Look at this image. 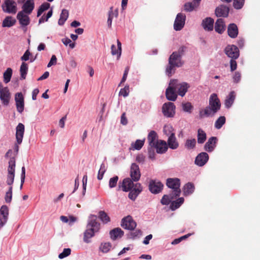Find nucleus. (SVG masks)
<instances>
[{
	"label": "nucleus",
	"instance_id": "nucleus-1",
	"mask_svg": "<svg viewBox=\"0 0 260 260\" xmlns=\"http://www.w3.org/2000/svg\"><path fill=\"white\" fill-rule=\"evenodd\" d=\"M220 102L217 95L213 93L210 95L209 106L200 111V118L214 116L220 109Z\"/></svg>",
	"mask_w": 260,
	"mask_h": 260
},
{
	"label": "nucleus",
	"instance_id": "nucleus-2",
	"mask_svg": "<svg viewBox=\"0 0 260 260\" xmlns=\"http://www.w3.org/2000/svg\"><path fill=\"white\" fill-rule=\"evenodd\" d=\"M96 220L97 217L95 215H90L89 217L87 229L84 233L83 237V241L86 243H90V239L99 231L100 224Z\"/></svg>",
	"mask_w": 260,
	"mask_h": 260
},
{
	"label": "nucleus",
	"instance_id": "nucleus-3",
	"mask_svg": "<svg viewBox=\"0 0 260 260\" xmlns=\"http://www.w3.org/2000/svg\"><path fill=\"white\" fill-rule=\"evenodd\" d=\"M183 49H181L182 51ZM180 49L178 52H175L170 56L169 60V66L166 68V74L169 76H171L174 72L175 67H181L182 62L181 60V54Z\"/></svg>",
	"mask_w": 260,
	"mask_h": 260
},
{
	"label": "nucleus",
	"instance_id": "nucleus-4",
	"mask_svg": "<svg viewBox=\"0 0 260 260\" xmlns=\"http://www.w3.org/2000/svg\"><path fill=\"white\" fill-rule=\"evenodd\" d=\"M167 186L172 189V194L175 197H179L181 193L180 180L179 178H168L166 182Z\"/></svg>",
	"mask_w": 260,
	"mask_h": 260
},
{
	"label": "nucleus",
	"instance_id": "nucleus-5",
	"mask_svg": "<svg viewBox=\"0 0 260 260\" xmlns=\"http://www.w3.org/2000/svg\"><path fill=\"white\" fill-rule=\"evenodd\" d=\"M15 160L13 158H10L9 161V167L8 168V175L7 177L6 183L9 186H12L15 177Z\"/></svg>",
	"mask_w": 260,
	"mask_h": 260
},
{
	"label": "nucleus",
	"instance_id": "nucleus-6",
	"mask_svg": "<svg viewBox=\"0 0 260 260\" xmlns=\"http://www.w3.org/2000/svg\"><path fill=\"white\" fill-rule=\"evenodd\" d=\"M172 81H174V87L179 95L184 96L187 92L189 85L186 82H179L177 80L172 79Z\"/></svg>",
	"mask_w": 260,
	"mask_h": 260
},
{
	"label": "nucleus",
	"instance_id": "nucleus-7",
	"mask_svg": "<svg viewBox=\"0 0 260 260\" xmlns=\"http://www.w3.org/2000/svg\"><path fill=\"white\" fill-rule=\"evenodd\" d=\"M174 81H170L168 87L166 91V95L169 101H175L177 98V92L174 87Z\"/></svg>",
	"mask_w": 260,
	"mask_h": 260
},
{
	"label": "nucleus",
	"instance_id": "nucleus-8",
	"mask_svg": "<svg viewBox=\"0 0 260 260\" xmlns=\"http://www.w3.org/2000/svg\"><path fill=\"white\" fill-rule=\"evenodd\" d=\"M2 8L3 11L8 13L15 14L17 12V4L13 0H5Z\"/></svg>",
	"mask_w": 260,
	"mask_h": 260
},
{
	"label": "nucleus",
	"instance_id": "nucleus-9",
	"mask_svg": "<svg viewBox=\"0 0 260 260\" xmlns=\"http://www.w3.org/2000/svg\"><path fill=\"white\" fill-rule=\"evenodd\" d=\"M185 20L186 16L185 14L182 13H178L174 21V29L176 31L181 30L185 25Z\"/></svg>",
	"mask_w": 260,
	"mask_h": 260
},
{
	"label": "nucleus",
	"instance_id": "nucleus-10",
	"mask_svg": "<svg viewBox=\"0 0 260 260\" xmlns=\"http://www.w3.org/2000/svg\"><path fill=\"white\" fill-rule=\"evenodd\" d=\"M164 187L162 183L156 180H151L149 182V189L153 194H157L161 191Z\"/></svg>",
	"mask_w": 260,
	"mask_h": 260
},
{
	"label": "nucleus",
	"instance_id": "nucleus-11",
	"mask_svg": "<svg viewBox=\"0 0 260 260\" xmlns=\"http://www.w3.org/2000/svg\"><path fill=\"white\" fill-rule=\"evenodd\" d=\"M162 111L165 116L168 117H173L175 113V106L173 103H165L162 106Z\"/></svg>",
	"mask_w": 260,
	"mask_h": 260
},
{
	"label": "nucleus",
	"instance_id": "nucleus-12",
	"mask_svg": "<svg viewBox=\"0 0 260 260\" xmlns=\"http://www.w3.org/2000/svg\"><path fill=\"white\" fill-rule=\"evenodd\" d=\"M226 55L231 59H237L239 56L238 48L234 45H228L224 50Z\"/></svg>",
	"mask_w": 260,
	"mask_h": 260
},
{
	"label": "nucleus",
	"instance_id": "nucleus-13",
	"mask_svg": "<svg viewBox=\"0 0 260 260\" xmlns=\"http://www.w3.org/2000/svg\"><path fill=\"white\" fill-rule=\"evenodd\" d=\"M137 224L131 216L124 217L121 220V226L128 230H133L136 227Z\"/></svg>",
	"mask_w": 260,
	"mask_h": 260
},
{
	"label": "nucleus",
	"instance_id": "nucleus-14",
	"mask_svg": "<svg viewBox=\"0 0 260 260\" xmlns=\"http://www.w3.org/2000/svg\"><path fill=\"white\" fill-rule=\"evenodd\" d=\"M130 176L132 179L136 182L139 180L141 177V172L139 166L136 163H133L130 167Z\"/></svg>",
	"mask_w": 260,
	"mask_h": 260
},
{
	"label": "nucleus",
	"instance_id": "nucleus-15",
	"mask_svg": "<svg viewBox=\"0 0 260 260\" xmlns=\"http://www.w3.org/2000/svg\"><path fill=\"white\" fill-rule=\"evenodd\" d=\"M15 101L17 111L22 113L24 110V101L23 95L21 92H18L15 94Z\"/></svg>",
	"mask_w": 260,
	"mask_h": 260
},
{
	"label": "nucleus",
	"instance_id": "nucleus-16",
	"mask_svg": "<svg viewBox=\"0 0 260 260\" xmlns=\"http://www.w3.org/2000/svg\"><path fill=\"white\" fill-rule=\"evenodd\" d=\"M9 214L8 208L6 206H3L0 209V229L6 223Z\"/></svg>",
	"mask_w": 260,
	"mask_h": 260
},
{
	"label": "nucleus",
	"instance_id": "nucleus-17",
	"mask_svg": "<svg viewBox=\"0 0 260 260\" xmlns=\"http://www.w3.org/2000/svg\"><path fill=\"white\" fill-rule=\"evenodd\" d=\"M25 127L23 124L19 123L16 128V139L18 144H20L22 142L24 134Z\"/></svg>",
	"mask_w": 260,
	"mask_h": 260
},
{
	"label": "nucleus",
	"instance_id": "nucleus-18",
	"mask_svg": "<svg viewBox=\"0 0 260 260\" xmlns=\"http://www.w3.org/2000/svg\"><path fill=\"white\" fill-rule=\"evenodd\" d=\"M11 95L9 88L0 91V100L4 106H8L9 104Z\"/></svg>",
	"mask_w": 260,
	"mask_h": 260
},
{
	"label": "nucleus",
	"instance_id": "nucleus-19",
	"mask_svg": "<svg viewBox=\"0 0 260 260\" xmlns=\"http://www.w3.org/2000/svg\"><path fill=\"white\" fill-rule=\"evenodd\" d=\"M28 15L24 12H19L17 14V18L22 26H26L29 24L30 19Z\"/></svg>",
	"mask_w": 260,
	"mask_h": 260
},
{
	"label": "nucleus",
	"instance_id": "nucleus-20",
	"mask_svg": "<svg viewBox=\"0 0 260 260\" xmlns=\"http://www.w3.org/2000/svg\"><path fill=\"white\" fill-rule=\"evenodd\" d=\"M208 159V154L206 152H202L196 157L195 164L200 167H202L206 164Z\"/></svg>",
	"mask_w": 260,
	"mask_h": 260
},
{
	"label": "nucleus",
	"instance_id": "nucleus-21",
	"mask_svg": "<svg viewBox=\"0 0 260 260\" xmlns=\"http://www.w3.org/2000/svg\"><path fill=\"white\" fill-rule=\"evenodd\" d=\"M134 181L132 178H126L123 179L121 185L119 186V188H121L124 191H129L133 187Z\"/></svg>",
	"mask_w": 260,
	"mask_h": 260
},
{
	"label": "nucleus",
	"instance_id": "nucleus-22",
	"mask_svg": "<svg viewBox=\"0 0 260 260\" xmlns=\"http://www.w3.org/2000/svg\"><path fill=\"white\" fill-rule=\"evenodd\" d=\"M153 147L156 148L157 153L160 154L165 153L168 149L166 142L162 140L157 141Z\"/></svg>",
	"mask_w": 260,
	"mask_h": 260
},
{
	"label": "nucleus",
	"instance_id": "nucleus-23",
	"mask_svg": "<svg viewBox=\"0 0 260 260\" xmlns=\"http://www.w3.org/2000/svg\"><path fill=\"white\" fill-rule=\"evenodd\" d=\"M35 7V3L34 0H27L22 6V11L27 14H30Z\"/></svg>",
	"mask_w": 260,
	"mask_h": 260
},
{
	"label": "nucleus",
	"instance_id": "nucleus-24",
	"mask_svg": "<svg viewBox=\"0 0 260 260\" xmlns=\"http://www.w3.org/2000/svg\"><path fill=\"white\" fill-rule=\"evenodd\" d=\"M216 142L217 138L216 137H212L209 138L205 145V150L208 152H212L216 146Z\"/></svg>",
	"mask_w": 260,
	"mask_h": 260
},
{
	"label": "nucleus",
	"instance_id": "nucleus-25",
	"mask_svg": "<svg viewBox=\"0 0 260 260\" xmlns=\"http://www.w3.org/2000/svg\"><path fill=\"white\" fill-rule=\"evenodd\" d=\"M229 12V8L224 6H220L215 10V14L217 17H227Z\"/></svg>",
	"mask_w": 260,
	"mask_h": 260
},
{
	"label": "nucleus",
	"instance_id": "nucleus-26",
	"mask_svg": "<svg viewBox=\"0 0 260 260\" xmlns=\"http://www.w3.org/2000/svg\"><path fill=\"white\" fill-rule=\"evenodd\" d=\"M213 23L214 20L210 17H207L203 20L202 25L204 29L209 31L213 29Z\"/></svg>",
	"mask_w": 260,
	"mask_h": 260
},
{
	"label": "nucleus",
	"instance_id": "nucleus-27",
	"mask_svg": "<svg viewBox=\"0 0 260 260\" xmlns=\"http://www.w3.org/2000/svg\"><path fill=\"white\" fill-rule=\"evenodd\" d=\"M228 32L229 36L232 38H235L238 34V29L237 26L234 24H230L228 28Z\"/></svg>",
	"mask_w": 260,
	"mask_h": 260
},
{
	"label": "nucleus",
	"instance_id": "nucleus-28",
	"mask_svg": "<svg viewBox=\"0 0 260 260\" xmlns=\"http://www.w3.org/2000/svg\"><path fill=\"white\" fill-rule=\"evenodd\" d=\"M195 189L193 183L188 182L184 185L183 188V194L185 196H189L192 194Z\"/></svg>",
	"mask_w": 260,
	"mask_h": 260
},
{
	"label": "nucleus",
	"instance_id": "nucleus-29",
	"mask_svg": "<svg viewBox=\"0 0 260 260\" xmlns=\"http://www.w3.org/2000/svg\"><path fill=\"white\" fill-rule=\"evenodd\" d=\"M225 28V25L222 19L219 18L217 20L215 25V30L219 34H222Z\"/></svg>",
	"mask_w": 260,
	"mask_h": 260
},
{
	"label": "nucleus",
	"instance_id": "nucleus-30",
	"mask_svg": "<svg viewBox=\"0 0 260 260\" xmlns=\"http://www.w3.org/2000/svg\"><path fill=\"white\" fill-rule=\"evenodd\" d=\"M123 232L120 228H115L110 232L111 238L113 240L121 238L123 235Z\"/></svg>",
	"mask_w": 260,
	"mask_h": 260
},
{
	"label": "nucleus",
	"instance_id": "nucleus-31",
	"mask_svg": "<svg viewBox=\"0 0 260 260\" xmlns=\"http://www.w3.org/2000/svg\"><path fill=\"white\" fill-rule=\"evenodd\" d=\"M236 97V94L234 91H231L227 96L224 105L226 108H230L233 105Z\"/></svg>",
	"mask_w": 260,
	"mask_h": 260
},
{
	"label": "nucleus",
	"instance_id": "nucleus-32",
	"mask_svg": "<svg viewBox=\"0 0 260 260\" xmlns=\"http://www.w3.org/2000/svg\"><path fill=\"white\" fill-rule=\"evenodd\" d=\"M157 140V134L154 131H151L148 136V141L149 145L153 147L156 143Z\"/></svg>",
	"mask_w": 260,
	"mask_h": 260
},
{
	"label": "nucleus",
	"instance_id": "nucleus-33",
	"mask_svg": "<svg viewBox=\"0 0 260 260\" xmlns=\"http://www.w3.org/2000/svg\"><path fill=\"white\" fill-rule=\"evenodd\" d=\"M117 48L114 45L111 46V53L113 55H117V57L119 58L121 54V44L119 40L117 41Z\"/></svg>",
	"mask_w": 260,
	"mask_h": 260
},
{
	"label": "nucleus",
	"instance_id": "nucleus-34",
	"mask_svg": "<svg viewBox=\"0 0 260 260\" xmlns=\"http://www.w3.org/2000/svg\"><path fill=\"white\" fill-rule=\"evenodd\" d=\"M16 22V20L11 16L6 17L3 21L2 26L4 27H10L13 26Z\"/></svg>",
	"mask_w": 260,
	"mask_h": 260
},
{
	"label": "nucleus",
	"instance_id": "nucleus-35",
	"mask_svg": "<svg viewBox=\"0 0 260 260\" xmlns=\"http://www.w3.org/2000/svg\"><path fill=\"white\" fill-rule=\"evenodd\" d=\"M28 70V64L23 62L20 68V79H25L26 78V75L27 74Z\"/></svg>",
	"mask_w": 260,
	"mask_h": 260
},
{
	"label": "nucleus",
	"instance_id": "nucleus-36",
	"mask_svg": "<svg viewBox=\"0 0 260 260\" xmlns=\"http://www.w3.org/2000/svg\"><path fill=\"white\" fill-rule=\"evenodd\" d=\"M168 144L169 147L172 149H175L178 148V143L176 140L175 135L173 136H169L168 140Z\"/></svg>",
	"mask_w": 260,
	"mask_h": 260
},
{
	"label": "nucleus",
	"instance_id": "nucleus-37",
	"mask_svg": "<svg viewBox=\"0 0 260 260\" xmlns=\"http://www.w3.org/2000/svg\"><path fill=\"white\" fill-rule=\"evenodd\" d=\"M69 17V12L66 9H63L60 15L58 23L59 25H62Z\"/></svg>",
	"mask_w": 260,
	"mask_h": 260
},
{
	"label": "nucleus",
	"instance_id": "nucleus-38",
	"mask_svg": "<svg viewBox=\"0 0 260 260\" xmlns=\"http://www.w3.org/2000/svg\"><path fill=\"white\" fill-rule=\"evenodd\" d=\"M118 16V11L117 10H115L113 11V8L111 7L110 9L108 12V18L107 20V23L109 27H111L112 25V20L114 17H117Z\"/></svg>",
	"mask_w": 260,
	"mask_h": 260
},
{
	"label": "nucleus",
	"instance_id": "nucleus-39",
	"mask_svg": "<svg viewBox=\"0 0 260 260\" xmlns=\"http://www.w3.org/2000/svg\"><path fill=\"white\" fill-rule=\"evenodd\" d=\"M183 198H179L177 200L173 201L171 203L170 205V208L172 210H175L178 208L184 202Z\"/></svg>",
	"mask_w": 260,
	"mask_h": 260
},
{
	"label": "nucleus",
	"instance_id": "nucleus-40",
	"mask_svg": "<svg viewBox=\"0 0 260 260\" xmlns=\"http://www.w3.org/2000/svg\"><path fill=\"white\" fill-rule=\"evenodd\" d=\"M164 133L169 137L175 135L174 131L173 126L170 124H166L164 127Z\"/></svg>",
	"mask_w": 260,
	"mask_h": 260
},
{
	"label": "nucleus",
	"instance_id": "nucleus-41",
	"mask_svg": "<svg viewBox=\"0 0 260 260\" xmlns=\"http://www.w3.org/2000/svg\"><path fill=\"white\" fill-rule=\"evenodd\" d=\"M145 139L137 140L135 143H133L131 144V149L132 150H140L144 145Z\"/></svg>",
	"mask_w": 260,
	"mask_h": 260
},
{
	"label": "nucleus",
	"instance_id": "nucleus-42",
	"mask_svg": "<svg viewBox=\"0 0 260 260\" xmlns=\"http://www.w3.org/2000/svg\"><path fill=\"white\" fill-rule=\"evenodd\" d=\"M206 140V134L205 132L202 129L200 128L198 131V143L202 144Z\"/></svg>",
	"mask_w": 260,
	"mask_h": 260
},
{
	"label": "nucleus",
	"instance_id": "nucleus-43",
	"mask_svg": "<svg viewBox=\"0 0 260 260\" xmlns=\"http://www.w3.org/2000/svg\"><path fill=\"white\" fill-rule=\"evenodd\" d=\"M176 197H174V195L171 193L169 196L168 195H164L161 200V203L162 205H168L170 204L171 201Z\"/></svg>",
	"mask_w": 260,
	"mask_h": 260
},
{
	"label": "nucleus",
	"instance_id": "nucleus-44",
	"mask_svg": "<svg viewBox=\"0 0 260 260\" xmlns=\"http://www.w3.org/2000/svg\"><path fill=\"white\" fill-rule=\"evenodd\" d=\"M12 75V70L11 68H8L4 73V81L6 83H8L11 80Z\"/></svg>",
	"mask_w": 260,
	"mask_h": 260
},
{
	"label": "nucleus",
	"instance_id": "nucleus-45",
	"mask_svg": "<svg viewBox=\"0 0 260 260\" xmlns=\"http://www.w3.org/2000/svg\"><path fill=\"white\" fill-rule=\"evenodd\" d=\"M99 217L104 223H107L110 221V217L104 211H101L99 212Z\"/></svg>",
	"mask_w": 260,
	"mask_h": 260
},
{
	"label": "nucleus",
	"instance_id": "nucleus-46",
	"mask_svg": "<svg viewBox=\"0 0 260 260\" xmlns=\"http://www.w3.org/2000/svg\"><path fill=\"white\" fill-rule=\"evenodd\" d=\"M112 245L110 242L102 243L100 245V250L103 253H107L110 251Z\"/></svg>",
	"mask_w": 260,
	"mask_h": 260
},
{
	"label": "nucleus",
	"instance_id": "nucleus-47",
	"mask_svg": "<svg viewBox=\"0 0 260 260\" xmlns=\"http://www.w3.org/2000/svg\"><path fill=\"white\" fill-rule=\"evenodd\" d=\"M50 5L48 3L45 2L43 3L38 11L37 16H40L44 11L47 10L50 8Z\"/></svg>",
	"mask_w": 260,
	"mask_h": 260
},
{
	"label": "nucleus",
	"instance_id": "nucleus-48",
	"mask_svg": "<svg viewBox=\"0 0 260 260\" xmlns=\"http://www.w3.org/2000/svg\"><path fill=\"white\" fill-rule=\"evenodd\" d=\"M53 14V9L51 8L47 13V15H43L39 20V24H41L44 23L45 22H47L48 20V19L50 18Z\"/></svg>",
	"mask_w": 260,
	"mask_h": 260
},
{
	"label": "nucleus",
	"instance_id": "nucleus-49",
	"mask_svg": "<svg viewBox=\"0 0 260 260\" xmlns=\"http://www.w3.org/2000/svg\"><path fill=\"white\" fill-rule=\"evenodd\" d=\"M225 122L224 116L219 117L215 122V127L217 129H220Z\"/></svg>",
	"mask_w": 260,
	"mask_h": 260
},
{
	"label": "nucleus",
	"instance_id": "nucleus-50",
	"mask_svg": "<svg viewBox=\"0 0 260 260\" xmlns=\"http://www.w3.org/2000/svg\"><path fill=\"white\" fill-rule=\"evenodd\" d=\"M12 189H13V186H9L8 191H6V192L5 200L7 203H10L12 201Z\"/></svg>",
	"mask_w": 260,
	"mask_h": 260
},
{
	"label": "nucleus",
	"instance_id": "nucleus-51",
	"mask_svg": "<svg viewBox=\"0 0 260 260\" xmlns=\"http://www.w3.org/2000/svg\"><path fill=\"white\" fill-rule=\"evenodd\" d=\"M182 107L184 112L188 113H191L193 109V107L189 102L182 103Z\"/></svg>",
	"mask_w": 260,
	"mask_h": 260
},
{
	"label": "nucleus",
	"instance_id": "nucleus-52",
	"mask_svg": "<svg viewBox=\"0 0 260 260\" xmlns=\"http://www.w3.org/2000/svg\"><path fill=\"white\" fill-rule=\"evenodd\" d=\"M71 253V249L69 248H64L63 251L58 255V258L62 259L70 255Z\"/></svg>",
	"mask_w": 260,
	"mask_h": 260
},
{
	"label": "nucleus",
	"instance_id": "nucleus-53",
	"mask_svg": "<svg viewBox=\"0 0 260 260\" xmlns=\"http://www.w3.org/2000/svg\"><path fill=\"white\" fill-rule=\"evenodd\" d=\"M196 144V141L194 139H188L186 140L185 146L187 149H192L195 146Z\"/></svg>",
	"mask_w": 260,
	"mask_h": 260
},
{
	"label": "nucleus",
	"instance_id": "nucleus-54",
	"mask_svg": "<svg viewBox=\"0 0 260 260\" xmlns=\"http://www.w3.org/2000/svg\"><path fill=\"white\" fill-rule=\"evenodd\" d=\"M245 0H234L233 6L236 9H241L244 4Z\"/></svg>",
	"mask_w": 260,
	"mask_h": 260
},
{
	"label": "nucleus",
	"instance_id": "nucleus-55",
	"mask_svg": "<svg viewBox=\"0 0 260 260\" xmlns=\"http://www.w3.org/2000/svg\"><path fill=\"white\" fill-rule=\"evenodd\" d=\"M118 180V177L115 176L112 178H111L109 182V186L110 188L115 187L117 185V181Z\"/></svg>",
	"mask_w": 260,
	"mask_h": 260
},
{
	"label": "nucleus",
	"instance_id": "nucleus-56",
	"mask_svg": "<svg viewBox=\"0 0 260 260\" xmlns=\"http://www.w3.org/2000/svg\"><path fill=\"white\" fill-rule=\"evenodd\" d=\"M129 92V86L126 85L123 88L120 89L119 95L123 97H126L128 95Z\"/></svg>",
	"mask_w": 260,
	"mask_h": 260
},
{
	"label": "nucleus",
	"instance_id": "nucleus-57",
	"mask_svg": "<svg viewBox=\"0 0 260 260\" xmlns=\"http://www.w3.org/2000/svg\"><path fill=\"white\" fill-rule=\"evenodd\" d=\"M61 41L64 45L67 46L69 45L71 49H73L75 46V44L72 43L71 40L68 38L62 39Z\"/></svg>",
	"mask_w": 260,
	"mask_h": 260
},
{
	"label": "nucleus",
	"instance_id": "nucleus-58",
	"mask_svg": "<svg viewBox=\"0 0 260 260\" xmlns=\"http://www.w3.org/2000/svg\"><path fill=\"white\" fill-rule=\"evenodd\" d=\"M87 183V176L86 175H84L82 178V185H83V191L82 195L84 196L85 194L86 185Z\"/></svg>",
	"mask_w": 260,
	"mask_h": 260
},
{
	"label": "nucleus",
	"instance_id": "nucleus-59",
	"mask_svg": "<svg viewBox=\"0 0 260 260\" xmlns=\"http://www.w3.org/2000/svg\"><path fill=\"white\" fill-rule=\"evenodd\" d=\"M142 235V232L139 230H137L134 232L131 233L129 237L132 239H135L136 238L140 237Z\"/></svg>",
	"mask_w": 260,
	"mask_h": 260
},
{
	"label": "nucleus",
	"instance_id": "nucleus-60",
	"mask_svg": "<svg viewBox=\"0 0 260 260\" xmlns=\"http://www.w3.org/2000/svg\"><path fill=\"white\" fill-rule=\"evenodd\" d=\"M132 190L139 194L142 190V187L140 183H137L136 184H134V186Z\"/></svg>",
	"mask_w": 260,
	"mask_h": 260
},
{
	"label": "nucleus",
	"instance_id": "nucleus-61",
	"mask_svg": "<svg viewBox=\"0 0 260 260\" xmlns=\"http://www.w3.org/2000/svg\"><path fill=\"white\" fill-rule=\"evenodd\" d=\"M184 10L187 12L192 11L195 8L194 5L191 3H187L184 5Z\"/></svg>",
	"mask_w": 260,
	"mask_h": 260
},
{
	"label": "nucleus",
	"instance_id": "nucleus-62",
	"mask_svg": "<svg viewBox=\"0 0 260 260\" xmlns=\"http://www.w3.org/2000/svg\"><path fill=\"white\" fill-rule=\"evenodd\" d=\"M31 53L28 50H27L24 54L21 57V60L23 61H26L29 59V56Z\"/></svg>",
	"mask_w": 260,
	"mask_h": 260
},
{
	"label": "nucleus",
	"instance_id": "nucleus-63",
	"mask_svg": "<svg viewBox=\"0 0 260 260\" xmlns=\"http://www.w3.org/2000/svg\"><path fill=\"white\" fill-rule=\"evenodd\" d=\"M57 63V58L55 55H53L51 56V59L47 64V67L49 68L52 66L55 65Z\"/></svg>",
	"mask_w": 260,
	"mask_h": 260
},
{
	"label": "nucleus",
	"instance_id": "nucleus-64",
	"mask_svg": "<svg viewBox=\"0 0 260 260\" xmlns=\"http://www.w3.org/2000/svg\"><path fill=\"white\" fill-rule=\"evenodd\" d=\"M236 59H231L230 60V69L232 72L236 70L237 67V62Z\"/></svg>",
	"mask_w": 260,
	"mask_h": 260
}]
</instances>
